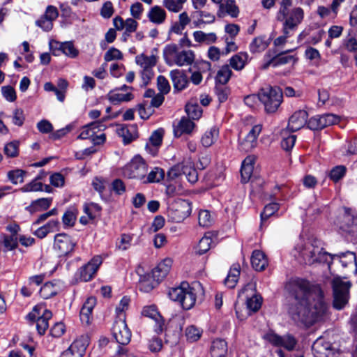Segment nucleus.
<instances>
[{
	"label": "nucleus",
	"instance_id": "obj_1",
	"mask_svg": "<svg viewBox=\"0 0 357 357\" xmlns=\"http://www.w3.org/2000/svg\"><path fill=\"white\" fill-rule=\"evenodd\" d=\"M285 287L296 301L295 310H291L294 319L299 321L306 328L310 327L312 325L310 307L312 292L310 282L303 278H295L291 280Z\"/></svg>",
	"mask_w": 357,
	"mask_h": 357
},
{
	"label": "nucleus",
	"instance_id": "obj_2",
	"mask_svg": "<svg viewBox=\"0 0 357 357\" xmlns=\"http://www.w3.org/2000/svg\"><path fill=\"white\" fill-rule=\"evenodd\" d=\"M314 268L322 266L324 269V280L322 284H314V301L317 297V303L314 304V324L324 322L328 318V304L325 300L326 281L330 278L331 255L322 249L315 255L314 250Z\"/></svg>",
	"mask_w": 357,
	"mask_h": 357
},
{
	"label": "nucleus",
	"instance_id": "obj_3",
	"mask_svg": "<svg viewBox=\"0 0 357 357\" xmlns=\"http://www.w3.org/2000/svg\"><path fill=\"white\" fill-rule=\"evenodd\" d=\"M203 294L199 282H193L190 285L188 282H183L179 287L171 289L168 295L171 300L179 303L184 310H188L194 307L197 297Z\"/></svg>",
	"mask_w": 357,
	"mask_h": 357
},
{
	"label": "nucleus",
	"instance_id": "obj_4",
	"mask_svg": "<svg viewBox=\"0 0 357 357\" xmlns=\"http://www.w3.org/2000/svg\"><path fill=\"white\" fill-rule=\"evenodd\" d=\"M163 57L165 63L169 66L173 65L183 66L193 63L195 54L191 50L180 51L177 45L169 44L163 50Z\"/></svg>",
	"mask_w": 357,
	"mask_h": 357
},
{
	"label": "nucleus",
	"instance_id": "obj_5",
	"mask_svg": "<svg viewBox=\"0 0 357 357\" xmlns=\"http://www.w3.org/2000/svg\"><path fill=\"white\" fill-rule=\"evenodd\" d=\"M304 17V13L301 8L278 10L276 19L282 24V33L286 35L294 33Z\"/></svg>",
	"mask_w": 357,
	"mask_h": 357
},
{
	"label": "nucleus",
	"instance_id": "obj_6",
	"mask_svg": "<svg viewBox=\"0 0 357 357\" xmlns=\"http://www.w3.org/2000/svg\"><path fill=\"white\" fill-rule=\"evenodd\" d=\"M283 99V92L280 87L266 85L259 91V100L264 105L268 113L275 112Z\"/></svg>",
	"mask_w": 357,
	"mask_h": 357
},
{
	"label": "nucleus",
	"instance_id": "obj_7",
	"mask_svg": "<svg viewBox=\"0 0 357 357\" xmlns=\"http://www.w3.org/2000/svg\"><path fill=\"white\" fill-rule=\"evenodd\" d=\"M351 282L340 278H335L333 281V307L337 310H342L349 299Z\"/></svg>",
	"mask_w": 357,
	"mask_h": 357
},
{
	"label": "nucleus",
	"instance_id": "obj_8",
	"mask_svg": "<svg viewBox=\"0 0 357 357\" xmlns=\"http://www.w3.org/2000/svg\"><path fill=\"white\" fill-rule=\"evenodd\" d=\"M148 172V165L140 155H135L129 163L123 168V175L128 178L142 181Z\"/></svg>",
	"mask_w": 357,
	"mask_h": 357
},
{
	"label": "nucleus",
	"instance_id": "obj_9",
	"mask_svg": "<svg viewBox=\"0 0 357 357\" xmlns=\"http://www.w3.org/2000/svg\"><path fill=\"white\" fill-rule=\"evenodd\" d=\"M52 312L42 305H36L26 316L27 319L36 322V329L39 335H44L49 327L48 321L52 318Z\"/></svg>",
	"mask_w": 357,
	"mask_h": 357
},
{
	"label": "nucleus",
	"instance_id": "obj_10",
	"mask_svg": "<svg viewBox=\"0 0 357 357\" xmlns=\"http://www.w3.org/2000/svg\"><path fill=\"white\" fill-rule=\"evenodd\" d=\"M301 238H303V241H306V242L305 243V245H298L296 249H298L299 250L297 259L301 264L311 265L312 263V250H310V248L312 246V241L309 227H307L306 226L303 227V231L301 234Z\"/></svg>",
	"mask_w": 357,
	"mask_h": 357
},
{
	"label": "nucleus",
	"instance_id": "obj_11",
	"mask_svg": "<svg viewBox=\"0 0 357 357\" xmlns=\"http://www.w3.org/2000/svg\"><path fill=\"white\" fill-rule=\"evenodd\" d=\"M191 211V204L188 201L179 199L171 206L168 216L173 222H181L190 215Z\"/></svg>",
	"mask_w": 357,
	"mask_h": 357
},
{
	"label": "nucleus",
	"instance_id": "obj_12",
	"mask_svg": "<svg viewBox=\"0 0 357 357\" xmlns=\"http://www.w3.org/2000/svg\"><path fill=\"white\" fill-rule=\"evenodd\" d=\"M76 243L66 234L61 233L54 236V249L59 256H66L71 253Z\"/></svg>",
	"mask_w": 357,
	"mask_h": 357
},
{
	"label": "nucleus",
	"instance_id": "obj_13",
	"mask_svg": "<svg viewBox=\"0 0 357 357\" xmlns=\"http://www.w3.org/2000/svg\"><path fill=\"white\" fill-rule=\"evenodd\" d=\"M112 335L116 341L122 345L128 344L131 339V332L125 319H119L114 321L112 327Z\"/></svg>",
	"mask_w": 357,
	"mask_h": 357
},
{
	"label": "nucleus",
	"instance_id": "obj_14",
	"mask_svg": "<svg viewBox=\"0 0 357 357\" xmlns=\"http://www.w3.org/2000/svg\"><path fill=\"white\" fill-rule=\"evenodd\" d=\"M102 263V259L100 255L93 257L86 264L79 268V275L80 280L84 282L91 280L96 275Z\"/></svg>",
	"mask_w": 357,
	"mask_h": 357
},
{
	"label": "nucleus",
	"instance_id": "obj_15",
	"mask_svg": "<svg viewBox=\"0 0 357 357\" xmlns=\"http://www.w3.org/2000/svg\"><path fill=\"white\" fill-rule=\"evenodd\" d=\"M341 228L353 236L357 235V211L345 208Z\"/></svg>",
	"mask_w": 357,
	"mask_h": 357
},
{
	"label": "nucleus",
	"instance_id": "obj_16",
	"mask_svg": "<svg viewBox=\"0 0 357 357\" xmlns=\"http://www.w3.org/2000/svg\"><path fill=\"white\" fill-rule=\"evenodd\" d=\"M58 16L57 8L54 6H48L45 13L36 22V24L45 31H50L53 27V22Z\"/></svg>",
	"mask_w": 357,
	"mask_h": 357
},
{
	"label": "nucleus",
	"instance_id": "obj_17",
	"mask_svg": "<svg viewBox=\"0 0 357 357\" xmlns=\"http://www.w3.org/2000/svg\"><path fill=\"white\" fill-rule=\"evenodd\" d=\"M50 49L54 56H59L61 53H63L68 57L75 58L79 54V51L70 41L63 43L54 41L50 43Z\"/></svg>",
	"mask_w": 357,
	"mask_h": 357
},
{
	"label": "nucleus",
	"instance_id": "obj_18",
	"mask_svg": "<svg viewBox=\"0 0 357 357\" xmlns=\"http://www.w3.org/2000/svg\"><path fill=\"white\" fill-rule=\"evenodd\" d=\"M142 314L155 321L154 331L156 333L160 334L163 331L165 321L155 305L144 307L142 310Z\"/></svg>",
	"mask_w": 357,
	"mask_h": 357
},
{
	"label": "nucleus",
	"instance_id": "obj_19",
	"mask_svg": "<svg viewBox=\"0 0 357 357\" xmlns=\"http://www.w3.org/2000/svg\"><path fill=\"white\" fill-rule=\"evenodd\" d=\"M261 125L254 126L245 138L240 143V149L245 152L251 151L257 145V137L261 132Z\"/></svg>",
	"mask_w": 357,
	"mask_h": 357
},
{
	"label": "nucleus",
	"instance_id": "obj_20",
	"mask_svg": "<svg viewBox=\"0 0 357 357\" xmlns=\"http://www.w3.org/2000/svg\"><path fill=\"white\" fill-rule=\"evenodd\" d=\"M292 50L286 51L285 52L278 54L277 55L271 57V51L269 50L266 54V56L268 57L269 59L266 63L264 64L263 68L266 69L270 66L277 67L280 65H284L289 63H294L295 59L291 55H287V52H291Z\"/></svg>",
	"mask_w": 357,
	"mask_h": 357
},
{
	"label": "nucleus",
	"instance_id": "obj_21",
	"mask_svg": "<svg viewBox=\"0 0 357 357\" xmlns=\"http://www.w3.org/2000/svg\"><path fill=\"white\" fill-rule=\"evenodd\" d=\"M308 114L305 110L295 112L289 118L288 129L295 132L303 128L307 123Z\"/></svg>",
	"mask_w": 357,
	"mask_h": 357
},
{
	"label": "nucleus",
	"instance_id": "obj_22",
	"mask_svg": "<svg viewBox=\"0 0 357 357\" xmlns=\"http://www.w3.org/2000/svg\"><path fill=\"white\" fill-rule=\"evenodd\" d=\"M96 305V298L89 297L84 303L79 312L80 320L82 324L89 325L92 319V312Z\"/></svg>",
	"mask_w": 357,
	"mask_h": 357
},
{
	"label": "nucleus",
	"instance_id": "obj_23",
	"mask_svg": "<svg viewBox=\"0 0 357 357\" xmlns=\"http://www.w3.org/2000/svg\"><path fill=\"white\" fill-rule=\"evenodd\" d=\"M191 17L193 20L192 24L196 28L201 27L203 24H212L215 20V17L213 14L203 10L192 12Z\"/></svg>",
	"mask_w": 357,
	"mask_h": 357
},
{
	"label": "nucleus",
	"instance_id": "obj_24",
	"mask_svg": "<svg viewBox=\"0 0 357 357\" xmlns=\"http://www.w3.org/2000/svg\"><path fill=\"white\" fill-rule=\"evenodd\" d=\"M169 76L173 83L174 90L182 91L187 87L188 79L183 70L178 69L171 70Z\"/></svg>",
	"mask_w": 357,
	"mask_h": 357
},
{
	"label": "nucleus",
	"instance_id": "obj_25",
	"mask_svg": "<svg viewBox=\"0 0 357 357\" xmlns=\"http://www.w3.org/2000/svg\"><path fill=\"white\" fill-rule=\"evenodd\" d=\"M172 265V260L165 259L152 271L151 275L156 282L162 281L169 273Z\"/></svg>",
	"mask_w": 357,
	"mask_h": 357
},
{
	"label": "nucleus",
	"instance_id": "obj_26",
	"mask_svg": "<svg viewBox=\"0 0 357 357\" xmlns=\"http://www.w3.org/2000/svg\"><path fill=\"white\" fill-rule=\"evenodd\" d=\"M164 130L158 129L154 131L149 138V143L146 145V149L151 155H155L158 153V149L161 145Z\"/></svg>",
	"mask_w": 357,
	"mask_h": 357
},
{
	"label": "nucleus",
	"instance_id": "obj_27",
	"mask_svg": "<svg viewBox=\"0 0 357 357\" xmlns=\"http://www.w3.org/2000/svg\"><path fill=\"white\" fill-rule=\"evenodd\" d=\"M105 128V126H104L100 121L91 123L82 128V130L77 138L80 139H91L92 137L98 131L103 130Z\"/></svg>",
	"mask_w": 357,
	"mask_h": 357
},
{
	"label": "nucleus",
	"instance_id": "obj_28",
	"mask_svg": "<svg viewBox=\"0 0 357 357\" xmlns=\"http://www.w3.org/2000/svg\"><path fill=\"white\" fill-rule=\"evenodd\" d=\"M340 119L333 114H326L314 118V129L321 130L326 126L336 124Z\"/></svg>",
	"mask_w": 357,
	"mask_h": 357
},
{
	"label": "nucleus",
	"instance_id": "obj_29",
	"mask_svg": "<svg viewBox=\"0 0 357 357\" xmlns=\"http://www.w3.org/2000/svg\"><path fill=\"white\" fill-rule=\"evenodd\" d=\"M195 126L194 122L190 119L186 117H182L177 125L174 126V135L176 137H179L183 134H190L192 132Z\"/></svg>",
	"mask_w": 357,
	"mask_h": 357
},
{
	"label": "nucleus",
	"instance_id": "obj_30",
	"mask_svg": "<svg viewBox=\"0 0 357 357\" xmlns=\"http://www.w3.org/2000/svg\"><path fill=\"white\" fill-rule=\"evenodd\" d=\"M89 340L87 336H81L76 339L68 347L75 355L78 357H82L85 352L87 347L89 346Z\"/></svg>",
	"mask_w": 357,
	"mask_h": 357
},
{
	"label": "nucleus",
	"instance_id": "obj_31",
	"mask_svg": "<svg viewBox=\"0 0 357 357\" xmlns=\"http://www.w3.org/2000/svg\"><path fill=\"white\" fill-rule=\"evenodd\" d=\"M166 12L159 6L151 7L147 14L149 21L155 24H161L166 20Z\"/></svg>",
	"mask_w": 357,
	"mask_h": 357
},
{
	"label": "nucleus",
	"instance_id": "obj_32",
	"mask_svg": "<svg viewBox=\"0 0 357 357\" xmlns=\"http://www.w3.org/2000/svg\"><path fill=\"white\" fill-rule=\"evenodd\" d=\"M251 264L256 271H261L268 265L267 259L264 252L260 250H254L251 257Z\"/></svg>",
	"mask_w": 357,
	"mask_h": 357
},
{
	"label": "nucleus",
	"instance_id": "obj_33",
	"mask_svg": "<svg viewBox=\"0 0 357 357\" xmlns=\"http://www.w3.org/2000/svg\"><path fill=\"white\" fill-rule=\"evenodd\" d=\"M314 350L319 354L315 357H330L333 353L331 343L324 341L321 338H318L314 342Z\"/></svg>",
	"mask_w": 357,
	"mask_h": 357
},
{
	"label": "nucleus",
	"instance_id": "obj_34",
	"mask_svg": "<svg viewBox=\"0 0 357 357\" xmlns=\"http://www.w3.org/2000/svg\"><path fill=\"white\" fill-rule=\"evenodd\" d=\"M52 202V198H40L34 200L26 207V210L31 213L47 209Z\"/></svg>",
	"mask_w": 357,
	"mask_h": 357
},
{
	"label": "nucleus",
	"instance_id": "obj_35",
	"mask_svg": "<svg viewBox=\"0 0 357 357\" xmlns=\"http://www.w3.org/2000/svg\"><path fill=\"white\" fill-rule=\"evenodd\" d=\"M213 357H226L227 354V343L225 340L216 339L213 342L211 347Z\"/></svg>",
	"mask_w": 357,
	"mask_h": 357
},
{
	"label": "nucleus",
	"instance_id": "obj_36",
	"mask_svg": "<svg viewBox=\"0 0 357 357\" xmlns=\"http://www.w3.org/2000/svg\"><path fill=\"white\" fill-rule=\"evenodd\" d=\"M224 11L232 17H236L239 13L238 8L236 5L234 0H225L222 4H220L218 15L222 17V13Z\"/></svg>",
	"mask_w": 357,
	"mask_h": 357
},
{
	"label": "nucleus",
	"instance_id": "obj_37",
	"mask_svg": "<svg viewBox=\"0 0 357 357\" xmlns=\"http://www.w3.org/2000/svg\"><path fill=\"white\" fill-rule=\"evenodd\" d=\"M219 136V129L216 126L211 127L208 130H206L201 139L202 144L206 147H210L217 140Z\"/></svg>",
	"mask_w": 357,
	"mask_h": 357
},
{
	"label": "nucleus",
	"instance_id": "obj_38",
	"mask_svg": "<svg viewBox=\"0 0 357 357\" xmlns=\"http://www.w3.org/2000/svg\"><path fill=\"white\" fill-rule=\"evenodd\" d=\"M240 270L241 267L238 264H233V266L231 267L229 273L227 275V277L225 280V284L228 288H234L236 285L239 275H240Z\"/></svg>",
	"mask_w": 357,
	"mask_h": 357
},
{
	"label": "nucleus",
	"instance_id": "obj_39",
	"mask_svg": "<svg viewBox=\"0 0 357 357\" xmlns=\"http://www.w3.org/2000/svg\"><path fill=\"white\" fill-rule=\"evenodd\" d=\"M248 57L249 56L247 52H239L229 59V65L236 70H241L245 67Z\"/></svg>",
	"mask_w": 357,
	"mask_h": 357
},
{
	"label": "nucleus",
	"instance_id": "obj_40",
	"mask_svg": "<svg viewBox=\"0 0 357 357\" xmlns=\"http://www.w3.org/2000/svg\"><path fill=\"white\" fill-rule=\"evenodd\" d=\"M165 177V171L160 167H155L147 173L143 178V183H159Z\"/></svg>",
	"mask_w": 357,
	"mask_h": 357
},
{
	"label": "nucleus",
	"instance_id": "obj_41",
	"mask_svg": "<svg viewBox=\"0 0 357 357\" xmlns=\"http://www.w3.org/2000/svg\"><path fill=\"white\" fill-rule=\"evenodd\" d=\"M118 133L123 137L125 144H129L137 137V129L135 126L123 127L119 129Z\"/></svg>",
	"mask_w": 357,
	"mask_h": 357
},
{
	"label": "nucleus",
	"instance_id": "obj_42",
	"mask_svg": "<svg viewBox=\"0 0 357 357\" xmlns=\"http://www.w3.org/2000/svg\"><path fill=\"white\" fill-rule=\"evenodd\" d=\"M159 282L154 280L152 275L147 274L142 276L139 282V289L143 292L151 291Z\"/></svg>",
	"mask_w": 357,
	"mask_h": 357
},
{
	"label": "nucleus",
	"instance_id": "obj_43",
	"mask_svg": "<svg viewBox=\"0 0 357 357\" xmlns=\"http://www.w3.org/2000/svg\"><path fill=\"white\" fill-rule=\"evenodd\" d=\"M335 260L341 263V266L343 268L356 264V255L354 252L349 251L335 255Z\"/></svg>",
	"mask_w": 357,
	"mask_h": 357
},
{
	"label": "nucleus",
	"instance_id": "obj_44",
	"mask_svg": "<svg viewBox=\"0 0 357 357\" xmlns=\"http://www.w3.org/2000/svg\"><path fill=\"white\" fill-rule=\"evenodd\" d=\"M185 112L188 119H199L202 114V109L197 101L191 100L185 105Z\"/></svg>",
	"mask_w": 357,
	"mask_h": 357
},
{
	"label": "nucleus",
	"instance_id": "obj_45",
	"mask_svg": "<svg viewBox=\"0 0 357 357\" xmlns=\"http://www.w3.org/2000/svg\"><path fill=\"white\" fill-rule=\"evenodd\" d=\"M232 71L229 65H225L218 71L215 81L216 84L225 85L229 80Z\"/></svg>",
	"mask_w": 357,
	"mask_h": 357
},
{
	"label": "nucleus",
	"instance_id": "obj_46",
	"mask_svg": "<svg viewBox=\"0 0 357 357\" xmlns=\"http://www.w3.org/2000/svg\"><path fill=\"white\" fill-rule=\"evenodd\" d=\"M269 43L266 40L264 36L255 38L250 44L249 48L252 53L261 52L266 49Z\"/></svg>",
	"mask_w": 357,
	"mask_h": 357
},
{
	"label": "nucleus",
	"instance_id": "obj_47",
	"mask_svg": "<svg viewBox=\"0 0 357 357\" xmlns=\"http://www.w3.org/2000/svg\"><path fill=\"white\" fill-rule=\"evenodd\" d=\"M115 90L110 91L107 95L108 100L113 104H118L122 102H129L132 100L134 96L131 93L126 94L115 93Z\"/></svg>",
	"mask_w": 357,
	"mask_h": 357
},
{
	"label": "nucleus",
	"instance_id": "obj_48",
	"mask_svg": "<svg viewBox=\"0 0 357 357\" xmlns=\"http://www.w3.org/2000/svg\"><path fill=\"white\" fill-rule=\"evenodd\" d=\"M136 63L143 68H152L157 62L155 56H146L144 54L138 55L135 58Z\"/></svg>",
	"mask_w": 357,
	"mask_h": 357
},
{
	"label": "nucleus",
	"instance_id": "obj_49",
	"mask_svg": "<svg viewBox=\"0 0 357 357\" xmlns=\"http://www.w3.org/2000/svg\"><path fill=\"white\" fill-rule=\"evenodd\" d=\"M39 294L41 298L48 299L57 294V288L53 283L48 282L40 288Z\"/></svg>",
	"mask_w": 357,
	"mask_h": 357
},
{
	"label": "nucleus",
	"instance_id": "obj_50",
	"mask_svg": "<svg viewBox=\"0 0 357 357\" xmlns=\"http://www.w3.org/2000/svg\"><path fill=\"white\" fill-rule=\"evenodd\" d=\"M83 209L90 220H94L100 216L102 208L98 204L90 203L85 204Z\"/></svg>",
	"mask_w": 357,
	"mask_h": 357
},
{
	"label": "nucleus",
	"instance_id": "obj_51",
	"mask_svg": "<svg viewBox=\"0 0 357 357\" xmlns=\"http://www.w3.org/2000/svg\"><path fill=\"white\" fill-rule=\"evenodd\" d=\"M78 211L75 207H70L63 214L62 220L66 226L73 227L76 221Z\"/></svg>",
	"mask_w": 357,
	"mask_h": 357
},
{
	"label": "nucleus",
	"instance_id": "obj_52",
	"mask_svg": "<svg viewBox=\"0 0 357 357\" xmlns=\"http://www.w3.org/2000/svg\"><path fill=\"white\" fill-rule=\"evenodd\" d=\"M26 174V172L20 169H15L9 171L7 174V176L12 183L16 185L24 182V178Z\"/></svg>",
	"mask_w": 357,
	"mask_h": 357
},
{
	"label": "nucleus",
	"instance_id": "obj_53",
	"mask_svg": "<svg viewBox=\"0 0 357 357\" xmlns=\"http://www.w3.org/2000/svg\"><path fill=\"white\" fill-rule=\"evenodd\" d=\"M212 243V238L211 236L207 234L204 235L199 241L198 245L197 247L196 252L197 254L202 255L205 254L207 251L211 248V245Z\"/></svg>",
	"mask_w": 357,
	"mask_h": 357
},
{
	"label": "nucleus",
	"instance_id": "obj_54",
	"mask_svg": "<svg viewBox=\"0 0 357 357\" xmlns=\"http://www.w3.org/2000/svg\"><path fill=\"white\" fill-rule=\"evenodd\" d=\"M282 139L281 141V146L282 148L288 151H290L294 146L296 136L294 135H288L287 131H283L282 132Z\"/></svg>",
	"mask_w": 357,
	"mask_h": 357
},
{
	"label": "nucleus",
	"instance_id": "obj_55",
	"mask_svg": "<svg viewBox=\"0 0 357 357\" xmlns=\"http://www.w3.org/2000/svg\"><path fill=\"white\" fill-rule=\"evenodd\" d=\"M185 169L184 163H178L172 167L167 173L168 180L173 181L183 174Z\"/></svg>",
	"mask_w": 357,
	"mask_h": 357
},
{
	"label": "nucleus",
	"instance_id": "obj_56",
	"mask_svg": "<svg viewBox=\"0 0 357 357\" xmlns=\"http://www.w3.org/2000/svg\"><path fill=\"white\" fill-rule=\"evenodd\" d=\"M19 142L13 141L6 144L4 146V153L8 158H15L19 155Z\"/></svg>",
	"mask_w": 357,
	"mask_h": 357
},
{
	"label": "nucleus",
	"instance_id": "obj_57",
	"mask_svg": "<svg viewBox=\"0 0 357 357\" xmlns=\"http://www.w3.org/2000/svg\"><path fill=\"white\" fill-rule=\"evenodd\" d=\"M199 225L204 227L211 226L213 222V219L207 210L200 211L198 215Z\"/></svg>",
	"mask_w": 357,
	"mask_h": 357
},
{
	"label": "nucleus",
	"instance_id": "obj_58",
	"mask_svg": "<svg viewBox=\"0 0 357 357\" xmlns=\"http://www.w3.org/2000/svg\"><path fill=\"white\" fill-rule=\"evenodd\" d=\"M43 176L38 175L34 180L31 181L30 183L24 185L21 190L22 192H31V191H39L43 190V184L39 182L38 180L42 179Z\"/></svg>",
	"mask_w": 357,
	"mask_h": 357
},
{
	"label": "nucleus",
	"instance_id": "obj_59",
	"mask_svg": "<svg viewBox=\"0 0 357 357\" xmlns=\"http://www.w3.org/2000/svg\"><path fill=\"white\" fill-rule=\"evenodd\" d=\"M279 209V205L277 203L273 202L265 206L263 212L261 213V220L268 219L270 216L273 215Z\"/></svg>",
	"mask_w": 357,
	"mask_h": 357
},
{
	"label": "nucleus",
	"instance_id": "obj_60",
	"mask_svg": "<svg viewBox=\"0 0 357 357\" xmlns=\"http://www.w3.org/2000/svg\"><path fill=\"white\" fill-rule=\"evenodd\" d=\"M215 91L220 102H224L227 100L229 94V89L225 85L216 84Z\"/></svg>",
	"mask_w": 357,
	"mask_h": 357
},
{
	"label": "nucleus",
	"instance_id": "obj_61",
	"mask_svg": "<svg viewBox=\"0 0 357 357\" xmlns=\"http://www.w3.org/2000/svg\"><path fill=\"white\" fill-rule=\"evenodd\" d=\"M185 335L190 342H196L201 337V331L194 326H190L186 328Z\"/></svg>",
	"mask_w": 357,
	"mask_h": 357
},
{
	"label": "nucleus",
	"instance_id": "obj_62",
	"mask_svg": "<svg viewBox=\"0 0 357 357\" xmlns=\"http://www.w3.org/2000/svg\"><path fill=\"white\" fill-rule=\"evenodd\" d=\"M138 112L141 119H147L153 114V110L149 105V102L144 101L138 105Z\"/></svg>",
	"mask_w": 357,
	"mask_h": 357
},
{
	"label": "nucleus",
	"instance_id": "obj_63",
	"mask_svg": "<svg viewBox=\"0 0 357 357\" xmlns=\"http://www.w3.org/2000/svg\"><path fill=\"white\" fill-rule=\"evenodd\" d=\"M261 298L259 296L254 295L251 298H248L246 305L248 309L252 312H257L261 307Z\"/></svg>",
	"mask_w": 357,
	"mask_h": 357
},
{
	"label": "nucleus",
	"instance_id": "obj_64",
	"mask_svg": "<svg viewBox=\"0 0 357 357\" xmlns=\"http://www.w3.org/2000/svg\"><path fill=\"white\" fill-rule=\"evenodd\" d=\"M1 93L5 99L9 102H13L16 100V92L11 86H3L1 87Z\"/></svg>",
	"mask_w": 357,
	"mask_h": 357
}]
</instances>
